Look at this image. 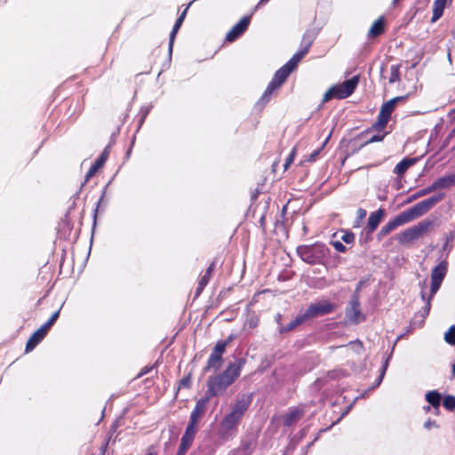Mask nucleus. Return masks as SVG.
Wrapping results in <instances>:
<instances>
[{"label":"nucleus","instance_id":"obj_9","mask_svg":"<svg viewBox=\"0 0 455 455\" xmlns=\"http://www.w3.org/2000/svg\"><path fill=\"white\" fill-rule=\"evenodd\" d=\"M404 99L405 97H395L384 103L379 114L377 125L381 128L384 127L388 122L390 115L394 110L395 104L398 101L403 100Z\"/></svg>","mask_w":455,"mask_h":455},{"label":"nucleus","instance_id":"obj_39","mask_svg":"<svg viewBox=\"0 0 455 455\" xmlns=\"http://www.w3.org/2000/svg\"><path fill=\"white\" fill-rule=\"evenodd\" d=\"M452 373H453V375L455 376V363H453V365H452Z\"/></svg>","mask_w":455,"mask_h":455},{"label":"nucleus","instance_id":"obj_32","mask_svg":"<svg viewBox=\"0 0 455 455\" xmlns=\"http://www.w3.org/2000/svg\"><path fill=\"white\" fill-rule=\"evenodd\" d=\"M106 161V155L102 154L94 163V166L99 170Z\"/></svg>","mask_w":455,"mask_h":455},{"label":"nucleus","instance_id":"obj_3","mask_svg":"<svg viewBox=\"0 0 455 455\" xmlns=\"http://www.w3.org/2000/svg\"><path fill=\"white\" fill-rule=\"evenodd\" d=\"M240 374V366L232 364L228 367L225 372L217 378L211 379L208 383L209 391L212 395L223 392Z\"/></svg>","mask_w":455,"mask_h":455},{"label":"nucleus","instance_id":"obj_1","mask_svg":"<svg viewBox=\"0 0 455 455\" xmlns=\"http://www.w3.org/2000/svg\"><path fill=\"white\" fill-rule=\"evenodd\" d=\"M437 202L436 198H431L425 201H422L416 205H414L412 208L401 212L397 216H395L391 220L393 221L395 228L404 225L406 223H409L417 218L420 217L421 215L425 214L435 203Z\"/></svg>","mask_w":455,"mask_h":455},{"label":"nucleus","instance_id":"obj_33","mask_svg":"<svg viewBox=\"0 0 455 455\" xmlns=\"http://www.w3.org/2000/svg\"><path fill=\"white\" fill-rule=\"evenodd\" d=\"M331 244L334 246V248L337 251H339L340 252L346 251V247L342 244L341 242H339V241H333V242H331Z\"/></svg>","mask_w":455,"mask_h":455},{"label":"nucleus","instance_id":"obj_24","mask_svg":"<svg viewBox=\"0 0 455 455\" xmlns=\"http://www.w3.org/2000/svg\"><path fill=\"white\" fill-rule=\"evenodd\" d=\"M340 239L347 243H352L355 240V235L351 232L341 231Z\"/></svg>","mask_w":455,"mask_h":455},{"label":"nucleus","instance_id":"obj_40","mask_svg":"<svg viewBox=\"0 0 455 455\" xmlns=\"http://www.w3.org/2000/svg\"><path fill=\"white\" fill-rule=\"evenodd\" d=\"M425 411H426L427 412H428V411H430V407H429V406L426 407V408H425Z\"/></svg>","mask_w":455,"mask_h":455},{"label":"nucleus","instance_id":"obj_25","mask_svg":"<svg viewBox=\"0 0 455 455\" xmlns=\"http://www.w3.org/2000/svg\"><path fill=\"white\" fill-rule=\"evenodd\" d=\"M399 73H398V68L396 66H392L390 69V77H389V83H395L398 80Z\"/></svg>","mask_w":455,"mask_h":455},{"label":"nucleus","instance_id":"obj_27","mask_svg":"<svg viewBox=\"0 0 455 455\" xmlns=\"http://www.w3.org/2000/svg\"><path fill=\"white\" fill-rule=\"evenodd\" d=\"M220 357V354H217V352L213 351L209 360V365L215 366L217 363H219Z\"/></svg>","mask_w":455,"mask_h":455},{"label":"nucleus","instance_id":"obj_5","mask_svg":"<svg viewBox=\"0 0 455 455\" xmlns=\"http://www.w3.org/2000/svg\"><path fill=\"white\" fill-rule=\"evenodd\" d=\"M358 77L354 76L345 81L341 84H336L331 87L323 95V101L326 102L333 98L345 99L348 97L356 88Z\"/></svg>","mask_w":455,"mask_h":455},{"label":"nucleus","instance_id":"obj_23","mask_svg":"<svg viewBox=\"0 0 455 455\" xmlns=\"http://www.w3.org/2000/svg\"><path fill=\"white\" fill-rule=\"evenodd\" d=\"M443 404L447 410H453L455 408V396L446 395L443 401Z\"/></svg>","mask_w":455,"mask_h":455},{"label":"nucleus","instance_id":"obj_22","mask_svg":"<svg viewBox=\"0 0 455 455\" xmlns=\"http://www.w3.org/2000/svg\"><path fill=\"white\" fill-rule=\"evenodd\" d=\"M444 339L448 344L455 345V325L451 326L444 334Z\"/></svg>","mask_w":455,"mask_h":455},{"label":"nucleus","instance_id":"obj_34","mask_svg":"<svg viewBox=\"0 0 455 455\" xmlns=\"http://www.w3.org/2000/svg\"><path fill=\"white\" fill-rule=\"evenodd\" d=\"M226 348V343L225 342H219L215 346V348L213 351L217 352V354L222 355L224 350Z\"/></svg>","mask_w":455,"mask_h":455},{"label":"nucleus","instance_id":"obj_2","mask_svg":"<svg viewBox=\"0 0 455 455\" xmlns=\"http://www.w3.org/2000/svg\"><path fill=\"white\" fill-rule=\"evenodd\" d=\"M437 202L436 198H431L425 201H422L416 205H414L412 208L401 212L397 216H395L391 220L393 221L395 228L404 225L406 223H409L417 218L420 217L421 215L425 214L435 203Z\"/></svg>","mask_w":455,"mask_h":455},{"label":"nucleus","instance_id":"obj_10","mask_svg":"<svg viewBox=\"0 0 455 455\" xmlns=\"http://www.w3.org/2000/svg\"><path fill=\"white\" fill-rule=\"evenodd\" d=\"M447 272V265L444 262L440 263L432 271L431 275V296L439 289Z\"/></svg>","mask_w":455,"mask_h":455},{"label":"nucleus","instance_id":"obj_19","mask_svg":"<svg viewBox=\"0 0 455 455\" xmlns=\"http://www.w3.org/2000/svg\"><path fill=\"white\" fill-rule=\"evenodd\" d=\"M414 163L415 159H404L395 166V172L398 175H403Z\"/></svg>","mask_w":455,"mask_h":455},{"label":"nucleus","instance_id":"obj_37","mask_svg":"<svg viewBox=\"0 0 455 455\" xmlns=\"http://www.w3.org/2000/svg\"><path fill=\"white\" fill-rule=\"evenodd\" d=\"M385 371H386V367H384V368L382 369V371H381V374H380L379 379V381H378V384H379V382L381 381V379H382V378H383V376H384V374H385Z\"/></svg>","mask_w":455,"mask_h":455},{"label":"nucleus","instance_id":"obj_4","mask_svg":"<svg viewBox=\"0 0 455 455\" xmlns=\"http://www.w3.org/2000/svg\"><path fill=\"white\" fill-rule=\"evenodd\" d=\"M305 52L295 54L289 62L281 68L275 75L273 81L267 86L265 94H270L274 90L278 88L287 78L289 74L296 68L298 63L303 58Z\"/></svg>","mask_w":455,"mask_h":455},{"label":"nucleus","instance_id":"obj_12","mask_svg":"<svg viewBox=\"0 0 455 455\" xmlns=\"http://www.w3.org/2000/svg\"><path fill=\"white\" fill-rule=\"evenodd\" d=\"M48 330L43 325L36 331L27 342L26 351H31L46 335Z\"/></svg>","mask_w":455,"mask_h":455},{"label":"nucleus","instance_id":"obj_38","mask_svg":"<svg viewBox=\"0 0 455 455\" xmlns=\"http://www.w3.org/2000/svg\"><path fill=\"white\" fill-rule=\"evenodd\" d=\"M382 140V138H379V137H377V136H374V137H372V138L371 139V142H373V141H379V140Z\"/></svg>","mask_w":455,"mask_h":455},{"label":"nucleus","instance_id":"obj_35","mask_svg":"<svg viewBox=\"0 0 455 455\" xmlns=\"http://www.w3.org/2000/svg\"><path fill=\"white\" fill-rule=\"evenodd\" d=\"M97 171L98 169L92 165L86 173L85 180H88L90 178H92L97 172Z\"/></svg>","mask_w":455,"mask_h":455},{"label":"nucleus","instance_id":"obj_8","mask_svg":"<svg viewBox=\"0 0 455 455\" xmlns=\"http://www.w3.org/2000/svg\"><path fill=\"white\" fill-rule=\"evenodd\" d=\"M247 410V405L244 403H237L232 411L224 419L221 423L222 430L227 433L231 430L237 422L241 419L244 411Z\"/></svg>","mask_w":455,"mask_h":455},{"label":"nucleus","instance_id":"obj_16","mask_svg":"<svg viewBox=\"0 0 455 455\" xmlns=\"http://www.w3.org/2000/svg\"><path fill=\"white\" fill-rule=\"evenodd\" d=\"M205 403L206 402L204 400H201V401L197 402L195 410L191 413L189 424L196 426V424L204 410Z\"/></svg>","mask_w":455,"mask_h":455},{"label":"nucleus","instance_id":"obj_18","mask_svg":"<svg viewBox=\"0 0 455 455\" xmlns=\"http://www.w3.org/2000/svg\"><path fill=\"white\" fill-rule=\"evenodd\" d=\"M187 9H185L183 11V12L180 14V16L178 18V20H176L175 24H174V27L172 28V31L170 35V48L172 49V44H173V41H174V37L179 30V28H180L184 19H185V16H186V13H187Z\"/></svg>","mask_w":455,"mask_h":455},{"label":"nucleus","instance_id":"obj_11","mask_svg":"<svg viewBox=\"0 0 455 455\" xmlns=\"http://www.w3.org/2000/svg\"><path fill=\"white\" fill-rule=\"evenodd\" d=\"M196 433V426L188 424L186 431L181 438V443L180 448V454L182 455L190 447L195 435Z\"/></svg>","mask_w":455,"mask_h":455},{"label":"nucleus","instance_id":"obj_26","mask_svg":"<svg viewBox=\"0 0 455 455\" xmlns=\"http://www.w3.org/2000/svg\"><path fill=\"white\" fill-rule=\"evenodd\" d=\"M395 229V227L393 223L392 220H389L382 228H381V231H380V234L381 235H387L388 234L389 232H391L392 230Z\"/></svg>","mask_w":455,"mask_h":455},{"label":"nucleus","instance_id":"obj_30","mask_svg":"<svg viewBox=\"0 0 455 455\" xmlns=\"http://www.w3.org/2000/svg\"><path fill=\"white\" fill-rule=\"evenodd\" d=\"M438 424L436 423L435 420H433V419H427L425 422H424V428L427 429V430H431L433 428H438Z\"/></svg>","mask_w":455,"mask_h":455},{"label":"nucleus","instance_id":"obj_29","mask_svg":"<svg viewBox=\"0 0 455 455\" xmlns=\"http://www.w3.org/2000/svg\"><path fill=\"white\" fill-rule=\"evenodd\" d=\"M296 156V148H292L291 152L288 156L285 164H284V170L288 169V167L291 164V163L294 161V158Z\"/></svg>","mask_w":455,"mask_h":455},{"label":"nucleus","instance_id":"obj_41","mask_svg":"<svg viewBox=\"0 0 455 455\" xmlns=\"http://www.w3.org/2000/svg\"><path fill=\"white\" fill-rule=\"evenodd\" d=\"M147 455H156V454H154V453H148V454H147Z\"/></svg>","mask_w":455,"mask_h":455},{"label":"nucleus","instance_id":"obj_13","mask_svg":"<svg viewBox=\"0 0 455 455\" xmlns=\"http://www.w3.org/2000/svg\"><path fill=\"white\" fill-rule=\"evenodd\" d=\"M249 19L243 18L227 34V40L229 42L234 41L236 37H238L248 27Z\"/></svg>","mask_w":455,"mask_h":455},{"label":"nucleus","instance_id":"obj_7","mask_svg":"<svg viewBox=\"0 0 455 455\" xmlns=\"http://www.w3.org/2000/svg\"><path fill=\"white\" fill-rule=\"evenodd\" d=\"M430 222H420L403 232L400 233L397 236L398 242L401 243H409L423 235L430 228Z\"/></svg>","mask_w":455,"mask_h":455},{"label":"nucleus","instance_id":"obj_36","mask_svg":"<svg viewBox=\"0 0 455 455\" xmlns=\"http://www.w3.org/2000/svg\"><path fill=\"white\" fill-rule=\"evenodd\" d=\"M358 214H359L360 218H363L365 216L366 212L364 210H359Z\"/></svg>","mask_w":455,"mask_h":455},{"label":"nucleus","instance_id":"obj_21","mask_svg":"<svg viewBox=\"0 0 455 455\" xmlns=\"http://www.w3.org/2000/svg\"><path fill=\"white\" fill-rule=\"evenodd\" d=\"M453 183H455V176H449L440 179L434 186L435 188H444Z\"/></svg>","mask_w":455,"mask_h":455},{"label":"nucleus","instance_id":"obj_31","mask_svg":"<svg viewBox=\"0 0 455 455\" xmlns=\"http://www.w3.org/2000/svg\"><path fill=\"white\" fill-rule=\"evenodd\" d=\"M329 138H330V135H329V136L327 137V139L324 140V142L323 143L322 147H321L319 149H317V150L314 151V152L310 155V156H309V158L307 159V161H315V157L317 156V155L320 153V151L323 149V147L326 145V143L328 142Z\"/></svg>","mask_w":455,"mask_h":455},{"label":"nucleus","instance_id":"obj_6","mask_svg":"<svg viewBox=\"0 0 455 455\" xmlns=\"http://www.w3.org/2000/svg\"><path fill=\"white\" fill-rule=\"evenodd\" d=\"M335 306L329 301H319L309 306L307 311L299 316L294 322L291 323V328H293L307 319L313 318L318 315H323L332 312Z\"/></svg>","mask_w":455,"mask_h":455},{"label":"nucleus","instance_id":"obj_14","mask_svg":"<svg viewBox=\"0 0 455 455\" xmlns=\"http://www.w3.org/2000/svg\"><path fill=\"white\" fill-rule=\"evenodd\" d=\"M442 396L437 391H429L426 394V400L435 409V414H439V406L441 403Z\"/></svg>","mask_w":455,"mask_h":455},{"label":"nucleus","instance_id":"obj_17","mask_svg":"<svg viewBox=\"0 0 455 455\" xmlns=\"http://www.w3.org/2000/svg\"><path fill=\"white\" fill-rule=\"evenodd\" d=\"M448 0H435L433 8L432 21L437 20L443 14Z\"/></svg>","mask_w":455,"mask_h":455},{"label":"nucleus","instance_id":"obj_28","mask_svg":"<svg viewBox=\"0 0 455 455\" xmlns=\"http://www.w3.org/2000/svg\"><path fill=\"white\" fill-rule=\"evenodd\" d=\"M59 315H60V311H56L55 313H53L52 315L51 318L44 324V326L47 330H49L51 328V326L55 323L57 318L59 317Z\"/></svg>","mask_w":455,"mask_h":455},{"label":"nucleus","instance_id":"obj_20","mask_svg":"<svg viewBox=\"0 0 455 455\" xmlns=\"http://www.w3.org/2000/svg\"><path fill=\"white\" fill-rule=\"evenodd\" d=\"M384 29V20L382 18L378 19L371 27L369 30V35L371 36H377L383 32Z\"/></svg>","mask_w":455,"mask_h":455},{"label":"nucleus","instance_id":"obj_15","mask_svg":"<svg viewBox=\"0 0 455 455\" xmlns=\"http://www.w3.org/2000/svg\"><path fill=\"white\" fill-rule=\"evenodd\" d=\"M383 216L384 211L382 209H379L378 211L371 213L368 219V226L370 227L371 231L375 230V228L381 221Z\"/></svg>","mask_w":455,"mask_h":455}]
</instances>
